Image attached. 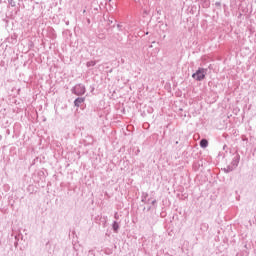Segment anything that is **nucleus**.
I'll use <instances>...</instances> for the list:
<instances>
[{"mask_svg": "<svg viewBox=\"0 0 256 256\" xmlns=\"http://www.w3.org/2000/svg\"><path fill=\"white\" fill-rule=\"evenodd\" d=\"M207 75V68H198V70L192 74V79L195 81H203Z\"/></svg>", "mask_w": 256, "mask_h": 256, "instance_id": "f257e3e1", "label": "nucleus"}, {"mask_svg": "<svg viewBox=\"0 0 256 256\" xmlns=\"http://www.w3.org/2000/svg\"><path fill=\"white\" fill-rule=\"evenodd\" d=\"M86 89H85V85L83 84H77L76 86L73 87L72 89V93H74V95H85Z\"/></svg>", "mask_w": 256, "mask_h": 256, "instance_id": "f03ea898", "label": "nucleus"}, {"mask_svg": "<svg viewBox=\"0 0 256 256\" xmlns=\"http://www.w3.org/2000/svg\"><path fill=\"white\" fill-rule=\"evenodd\" d=\"M239 161H241V155L235 154L230 165L234 167V169H237V167H239Z\"/></svg>", "mask_w": 256, "mask_h": 256, "instance_id": "7ed1b4c3", "label": "nucleus"}, {"mask_svg": "<svg viewBox=\"0 0 256 256\" xmlns=\"http://www.w3.org/2000/svg\"><path fill=\"white\" fill-rule=\"evenodd\" d=\"M82 103H85V98L83 97H78L74 100L75 107H81Z\"/></svg>", "mask_w": 256, "mask_h": 256, "instance_id": "20e7f679", "label": "nucleus"}, {"mask_svg": "<svg viewBox=\"0 0 256 256\" xmlns=\"http://www.w3.org/2000/svg\"><path fill=\"white\" fill-rule=\"evenodd\" d=\"M148 197H149V194L147 192H142L141 201L142 203H145V205L149 203V201L147 200Z\"/></svg>", "mask_w": 256, "mask_h": 256, "instance_id": "39448f33", "label": "nucleus"}, {"mask_svg": "<svg viewBox=\"0 0 256 256\" xmlns=\"http://www.w3.org/2000/svg\"><path fill=\"white\" fill-rule=\"evenodd\" d=\"M200 147H202V149H206V147H209V141H207V139H202L200 141Z\"/></svg>", "mask_w": 256, "mask_h": 256, "instance_id": "423d86ee", "label": "nucleus"}, {"mask_svg": "<svg viewBox=\"0 0 256 256\" xmlns=\"http://www.w3.org/2000/svg\"><path fill=\"white\" fill-rule=\"evenodd\" d=\"M112 229H113L114 233H118V231H119V223L117 221L113 222Z\"/></svg>", "mask_w": 256, "mask_h": 256, "instance_id": "0eeeda50", "label": "nucleus"}, {"mask_svg": "<svg viewBox=\"0 0 256 256\" xmlns=\"http://www.w3.org/2000/svg\"><path fill=\"white\" fill-rule=\"evenodd\" d=\"M231 171H235V167L232 165H228L226 168H224L225 173H231Z\"/></svg>", "mask_w": 256, "mask_h": 256, "instance_id": "6e6552de", "label": "nucleus"}, {"mask_svg": "<svg viewBox=\"0 0 256 256\" xmlns=\"http://www.w3.org/2000/svg\"><path fill=\"white\" fill-rule=\"evenodd\" d=\"M96 65H97V62H95V61H89L86 63L87 67H95Z\"/></svg>", "mask_w": 256, "mask_h": 256, "instance_id": "1a4fd4ad", "label": "nucleus"}, {"mask_svg": "<svg viewBox=\"0 0 256 256\" xmlns=\"http://www.w3.org/2000/svg\"><path fill=\"white\" fill-rule=\"evenodd\" d=\"M8 1V4L11 6V7H16L17 6V2L15 0H7Z\"/></svg>", "mask_w": 256, "mask_h": 256, "instance_id": "9d476101", "label": "nucleus"}, {"mask_svg": "<svg viewBox=\"0 0 256 256\" xmlns=\"http://www.w3.org/2000/svg\"><path fill=\"white\" fill-rule=\"evenodd\" d=\"M115 39H117V41H123V37L120 36L119 34L115 35Z\"/></svg>", "mask_w": 256, "mask_h": 256, "instance_id": "9b49d317", "label": "nucleus"}, {"mask_svg": "<svg viewBox=\"0 0 256 256\" xmlns=\"http://www.w3.org/2000/svg\"><path fill=\"white\" fill-rule=\"evenodd\" d=\"M117 29H118V31H123V25L117 24Z\"/></svg>", "mask_w": 256, "mask_h": 256, "instance_id": "f8f14e48", "label": "nucleus"}, {"mask_svg": "<svg viewBox=\"0 0 256 256\" xmlns=\"http://www.w3.org/2000/svg\"><path fill=\"white\" fill-rule=\"evenodd\" d=\"M114 218H115L116 220H118V219H119V213L116 212V213L114 214Z\"/></svg>", "mask_w": 256, "mask_h": 256, "instance_id": "ddd939ff", "label": "nucleus"}, {"mask_svg": "<svg viewBox=\"0 0 256 256\" xmlns=\"http://www.w3.org/2000/svg\"><path fill=\"white\" fill-rule=\"evenodd\" d=\"M155 203H157V200H153V201L151 202L152 205H155Z\"/></svg>", "mask_w": 256, "mask_h": 256, "instance_id": "4468645a", "label": "nucleus"}, {"mask_svg": "<svg viewBox=\"0 0 256 256\" xmlns=\"http://www.w3.org/2000/svg\"><path fill=\"white\" fill-rule=\"evenodd\" d=\"M158 15H161V9L157 10Z\"/></svg>", "mask_w": 256, "mask_h": 256, "instance_id": "2eb2a0df", "label": "nucleus"}, {"mask_svg": "<svg viewBox=\"0 0 256 256\" xmlns=\"http://www.w3.org/2000/svg\"><path fill=\"white\" fill-rule=\"evenodd\" d=\"M223 149H224V150L227 149V145H224V146H223Z\"/></svg>", "mask_w": 256, "mask_h": 256, "instance_id": "dca6fc26", "label": "nucleus"}, {"mask_svg": "<svg viewBox=\"0 0 256 256\" xmlns=\"http://www.w3.org/2000/svg\"><path fill=\"white\" fill-rule=\"evenodd\" d=\"M14 245H15V247H17V245H19V243L16 242V243H14Z\"/></svg>", "mask_w": 256, "mask_h": 256, "instance_id": "f3484780", "label": "nucleus"}, {"mask_svg": "<svg viewBox=\"0 0 256 256\" xmlns=\"http://www.w3.org/2000/svg\"><path fill=\"white\" fill-rule=\"evenodd\" d=\"M1 139H3V136H2V135H0V141H1Z\"/></svg>", "mask_w": 256, "mask_h": 256, "instance_id": "a211bd4d", "label": "nucleus"}, {"mask_svg": "<svg viewBox=\"0 0 256 256\" xmlns=\"http://www.w3.org/2000/svg\"><path fill=\"white\" fill-rule=\"evenodd\" d=\"M135 2L139 1V0H134Z\"/></svg>", "mask_w": 256, "mask_h": 256, "instance_id": "6ab92c4d", "label": "nucleus"}, {"mask_svg": "<svg viewBox=\"0 0 256 256\" xmlns=\"http://www.w3.org/2000/svg\"><path fill=\"white\" fill-rule=\"evenodd\" d=\"M18 1H23V0H18Z\"/></svg>", "mask_w": 256, "mask_h": 256, "instance_id": "aec40b11", "label": "nucleus"}]
</instances>
